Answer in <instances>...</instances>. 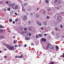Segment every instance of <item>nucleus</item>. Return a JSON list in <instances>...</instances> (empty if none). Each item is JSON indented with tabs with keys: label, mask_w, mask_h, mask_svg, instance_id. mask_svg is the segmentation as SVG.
Segmentation results:
<instances>
[{
	"label": "nucleus",
	"mask_w": 64,
	"mask_h": 64,
	"mask_svg": "<svg viewBox=\"0 0 64 64\" xmlns=\"http://www.w3.org/2000/svg\"><path fill=\"white\" fill-rule=\"evenodd\" d=\"M49 48H50V49H54V46L52 44H50V43L48 44V45L46 47V49H48Z\"/></svg>",
	"instance_id": "nucleus-1"
},
{
	"label": "nucleus",
	"mask_w": 64,
	"mask_h": 64,
	"mask_svg": "<svg viewBox=\"0 0 64 64\" xmlns=\"http://www.w3.org/2000/svg\"><path fill=\"white\" fill-rule=\"evenodd\" d=\"M61 0H55L54 1V3L56 5H59L61 4Z\"/></svg>",
	"instance_id": "nucleus-2"
},
{
	"label": "nucleus",
	"mask_w": 64,
	"mask_h": 64,
	"mask_svg": "<svg viewBox=\"0 0 64 64\" xmlns=\"http://www.w3.org/2000/svg\"><path fill=\"white\" fill-rule=\"evenodd\" d=\"M56 20L58 22H61L62 21V18L60 16H58Z\"/></svg>",
	"instance_id": "nucleus-3"
},
{
	"label": "nucleus",
	"mask_w": 64,
	"mask_h": 64,
	"mask_svg": "<svg viewBox=\"0 0 64 64\" xmlns=\"http://www.w3.org/2000/svg\"><path fill=\"white\" fill-rule=\"evenodd\" d=\"M12 8L14 10H17L18 9V6H14L12 7Z\"/></svg>",
	"instance_id": "nucleus-4"
},
{
	"label": "nucleus",
	"mask_w": 64,
	"mask_h": 64,
	"mask_svg": "<svg viewBox=\"0 0 64 64\" xmlns=\"http://www.w3.org/2000/svg\"><path fill=\"white\" fill-rule=\"evenodd\" d=\"M22 19L24 21H25L27 20V17L26 16H23Z\"/></svg>",
	"instance_id": "nucleus-5"
},
{
	"label": "nucleus",
	"mask_w": 64,
	"mask_h": 64,
	"mask_svg": "<svg viewBox=\"0 0 64 64\" xmlns=\"http://www.w3.org/2000/svg\"><path fill=\"white\" fill-rule=\"evenodd\" d=\"M41 41L42 42H45V41H46V40L45 38H42L41 39Z\"/></svg>",
	"instance_id": "nucleus-6"
},
{
	"label": "nucleus",
	"mask_w": 64,
	"mask_h": 64,
	"mask_svg": "<svg viewBox=\"0 0 64 64\" xmlns=\"http://www.w3.org/2000/svg\"><path fill=\"white\" fill-rule=\"evenodd\" d=\"M6 47L7 48H8H8H10V47H11V46L7 44H6Z\"/></svg>",
	"instance_id": "nucleus-7"
},
{
	"label": "nucleus",
	"mask_w": 64,
	"mask_h": 64,
	"mask_svg": "<svg viewBox=\"0 0 64 64\" xmlns=\"http://www.w3.org/2000/svg\"><path fill=\"white\" fill-rule=\"evenodd\" d=\"M9 50H14V47L13 46H12L10 48H8Z\"/></svg>",
	"instance_id": "nucleus-8"
},
{
	"label": "nucleus",
	"mask_w": 64,
	"mask_h": 64,
	"mask_svg": "<svg viewBox=\"0 0 64 64\" xmlns=\"http://www.w3.org/2000/svg\"><path fill=\"white\" fill-rule=\"evenodd\" d=\"M40 16V15L38 14H36V18H39Z\"/></svg>",
	"instance_id": "nucleus-9"
},
{
	"label": "nucleus",
	"mask_w": 64,
	"mask_h": 64,
	"mask_svg": "<svg viewBox=\"0 0 64 64\" xmlns=\"http://www.w3.org/2000/svg\"><path fill=\"white\" fill-rule=\"evenodd\" d=\"M28 5V3H26L24 2V6H26Z\"/></svg>",
	"instance_id": "nucleus-10"
},
{
	"label": "nucleus",
	"mask_w": 64,
	"mask_h": 64,
	"mask_svg": "<svg viewBox=\"0 0 64 64\" xmlns=\"http://www.w3.org/2000/svg\"><path fill=\"white\" fill-rule=\"evenodd\" d=\"M29 39V38L28 37H26L25 38V40H28Z\"/></svg>",
	"instance_id": "nucleus-11"
},
{
	"label": "nucleus",
	"mask_w": 64,
	"mask_h": 64,
	"mask_svg": "<svg viewBox=\"0 0 64 64\" xmlns=\"http://www.w3.org/2000/svg\"><path fill=\"white\" fill-rule=\"evenodd\" d=\"M22 11H24V12H26V11H25V9H24V8H23V6H22Z\"/></svg>",
	"instance_id": "nucleus-12"
},
{
	"label": "nucleus",
	"mask_w": 64,
	"mask_h": 64,
	"mask_svg": "<svg viewBox=\"0 0 64 64\" xmlns=\"http://www.w3.org/2000/svg\"><path fill=\"white\" fill-rule=\"evenodd\" d=\"M0 38L1 39H4V36H0Z\"/></svg>",
	"instance_id": "nucleus-13"
},
{
	"label": "nucleus",
	"mask_w": 64,
	"mask_h": 64,
	"mask_svg": "<svg viewBox=\"0 0 64 64\" xmlns=\"http://www.w3.org/2000/svg\"><path fill=\"white\" fill-rule=\"evenodd\" d=\"M46 13V10H44V12H43V14L44 15H45Z\"/></svg>",
	"instance_id": "nucleus-14"
},
{
	"label": "nucleus",
	"mask_w": 64,
	"mask_h": 64,
	"mask_svg": "<svg viewBox=\"0 0 64 64\" xmlns=\"http://www.w3.org/2000/svg\"><path fill=\"white\" fill-rule=\"evenodd\" d=\"M3 30L2 29H0V32L3 33Z\"/></svg>",
	"instance_id": "nucleus-15"
},
{
	"label": "nucleus",
	"mask_w": 64,
	"mask_h": 64,
	"mask_svg": "<svg viewBox=\"0 0 64 64\" xmlns=\"http://www.w3.org/2000/svg\"><path fill=\"white\" fill-rule=\"evenodd\" d=\"M54 24L55 25H57V24H58V23L56 22H54Z\"/></svg>",
	"instance_id": "nucleus-16"
},
{
	"label": "nucleus",
	"mask_w": 64,
	"mask_h": 64,
	"mask_svg": "<svg viewBox=\"0 0 64 64\" xmlns=\"http://www.w3.org/2000/svg\"><path fill=\"white\" fill-rule=\"evenodd\" d=\"M55 38H56V39H58L59 38H60V36H56Z\"/></svg>",
	"instance_id": "nucleus-17"
},
{
	"label": "nucleus",
	"mask_w": 64,
	"mask_h": 64,
	"mask_svg": "<svg viewBox=\"0 0 64 64\" xmlns=\"http://www.w3.org/2000/svg\"><path fill=\"white\" fill-rule=\"evenodd\" d=\"M9 21L10 22H12V19H10L9 20Z\"/></svg>",
	"instance_id": "nucleus-18"
},
{
	"label": "nucleus",
	"mask_w": 64,
	"mask_h": 64,
	"mask_svg": "<svg viewBox=\"0 0 64 64\" xmlns=\"http://www.w3.org/2000/svg\"><path fill=\"white\" fill-rule=\"evenodd\" d=\"M28 11H31V8H30L27 10Z\"/></svg>",
	"instance_id": "nucleus-19"
},
{
	"label": "nucleus",
	"mask_w": 64,
	"mask_h": 64,
	"mask_svg": "<svg viewBox=\"0 0 64 64\" xmlns=\"http://www.w3.org/2000/svg\"><path fill=\"white\" fill-rule=\"evenodd\" d=\"M8 6H9V7H11V6H12V4H8Z\"/></svg>",
	"instance_id": "nucleus-20"
},
{
	"label": "nucleus",
	"mask_w": 64,
	"mask_h": 64,
	"mask_svg": "<svg viewBox=\"0 0 64 64\" xmlns=\"http://www.w3.org/2000/svg\"><path fill=\"white\" fill-rule=\"evenodd\" d=\"M55 29L56 31H57L58 30V28H55Z\"/></svg>",
	"instance_id": "nucleus-21"
},
{
	"label": "nucleus",
	"mask_w": 64,
	"mask_h": 64,
	"mask_svg": "<svg viewBox=\"0 0 64 64\" xmlns=\"http://www.w3.org/2000/svg\"><path fill=\"white\" fill-rule=\"evenodd\" d=\"M44 24L45 25H47V23L46 22H44Z\"/></svg>",
	"instance_id": "nucleus-22"
},
{
	"label": "nucleus",
	"mask_w": 64,
	"mask_h": 64,
	"mask_svg": "<svg viewBox=\"0 0 64 64\" xmlns=\"http://www.w3.org/2000/svg\"><path fill=\"white\" fill-rule=\"evenodd\" d=\"M38 35H39V37H42V35H41L40 34H38Z\"/></svg>",
	"instance_id": "nucleus-23"
},
{
	"label": "nucleus",
	"mask_w": 64,
	"mask_h": 64,
	"mask_svg": "<svg viewBox=\"0 0 64 64\" xmlns=\"http://www.w3.org/2000/svg\"><path fill=\"white\" fill-rule=\"evenodd\" d=\"M21 33H22V34H24L25 33V32L24 31H22L21 32L20 34Z\"/></svg>",
	"instance_id": "nucleus-24"
},
{
	"label": "nucleus",
	"mask_w": 64,
	"mask_h": 64,
	"mask_svg": "<svg viewBox=\"0 0 64 64\" xmlns=\"http://www.w3.org/2000/svg\"><path fill=\"white\" fill-rule=\"evenodd\" d=\"M12 6H15V4L14 3L12 4Z\"/></svg>",
	"instance_id": "nucleus-25"
},
{
	"label": "nucleus",
	"mask_w": 64,
	"mask_h": 64,
	"mask_svg": "<svg viewBox=\"0 0 64 64\" xmlns=\"http://www.w3.org/2000/svg\"><path fill=\"white\" fill-rule=\"evenodd\" d=\"M11 9V8H8L7 10L8 11H9L10 10V9Z\"/></svg>",
	"instance_id": "nucleus-26"
},
{
	"label": "nucleus",
	"mask_w": 64,
	"mask_h": 64,
	"mask_svg": "<svg viewBox=\"0 0 64 64\" xmlns=\"http://www.w3.org/2000/svg\"><path fill=\"white\" fill-rule=\"evenodd\" d=\"M56 48L57 49H59V47H58V46H56Z\"/></svg>",
	"instance_id": "nucleus-27"
},
{
	"label": "nucleus",
	"mask_w": 64,
	"mask_h": 64,
	"mask_svg": "<svg viewBox=\"0 0 64 64\" xmlns=\"http://www.w3.org/2000/svg\"><path fill=\"white\" fill-rule=\"evenodd\" d=\"M38 34L36 35V38H38Z\"/></svg>",
	"instance_id": "nucleus-28"
},
{
	"label": "nucleus",
	"mask_w": 64,
	"mask_h": 64,
	"mask_svg": "<svg viewBox=\"0 0 64 64\" xmlns=\"http://www.w3.org/2000/svg\"><path fill=\"white\" fill-rule=\"evenodd\" d=\"M18 20V19L17 18H16L15 20V21L16 22H17Z\"/></svg>",
	"instance_id": "nucleus-29"
},
{
	"label": "nucleus",
	"mask_w": 64,
	"mask_h": 64,
	"mask_svg": "<svg viewBox=\"0 0 64 64\" xmlns=\"http://www.w3.org/2000/svg\"><path fill=\"white\" fill-rule=\"evenodd\" d=\"M60 28H63V26H62V25H60Z\"/></svg>",
	"instance_id": "nucleus-30"
},
{
	"label": "nucleus",
	"mask_w": 64,
	"mask_h": 64,
	"mask_svg": "<svg viewBox=\"0 0 64 64\" xmlns=\"http://www.w3.org/2000/svg\"><path fill=\"white\" fill-rule=\"evenodd\" d=\"M46 2H47V3H49V1H48L47 0H46Z\"/></svg>",
	"instance_id": "nucleus-31"
},
{
	"label": "nucleus",
	"mask_w": 64,
	"mask_h": 64,
	"mask_svg": "<svg viewBox=\"0 0 64 64\" xmlns=\"http://www.w3.org/2000/svg\"><path fill=\"white\" fill-rule=\"evenodd\" d=\"M7 57L6 56H4V58L5 59H6L7 58Z\"/></svg>",
	"instance_id": "nucleus-32"
},
{
	"label": "nucleus",
	"mask_w": 64,
	"mask_h": 64,
	"mask_svg": "<svg viewBox=\"0 0 64 64\" xmlns=\"http://www.w3.org/2000/svg\"><path fill=\"white\" fill-rule=\"evenodd\" d=\"M6 4H9V3H8V1H6Z\"/></svg>",
	"instance_id": "nucleus-33"
},
{
	"label": "nucleus",
	"mask_w": 64,
	"mask_h": 64,
	"mask_svg": "<svg viewBox=\"0 0 64 64\" xmlns=\"http://www.w3.org/2000/svg\"><path fill=\"white\" fill-rule=\"evenodd\" d=\"M37 24H39V23H40V22L38 21L37 22Z\"/></svg>",
	"instance_id": "nucleus-34"
},
{
	"label": "nucleus",
	"mask_w": 64,
	"mask_h": 64,
	"mask_svg": "<svg viewBox=\"0 0 64 64\" xmlns=\"http://www.w3.org/2000/svg\"><path fill=\"white\" fill-rule=\"evenodd\" d=\"M54 64V62H51V64Z\"/></svg>",
	"instance_id": "nucleus-35"
},
{
	"label": "nucleus",
	"mask_w": 64,
	"mask_h": 64,
	"mask_svg": "<svg viewBox=\"0 0 64 64\" xmlns=\"http://www.w3.org/2000/svg\"><path fill=\"white\" fill-rule=\"evenodd\" d=\"M47 9L48 10V11H49L50 10V9H49V8H47Z\"/></svg>",
	"instance_id": "nucleus-36"
},
{
	"label": "nucleus",
	"mask_w": 64,
	"mask_h": 64,
	"mask_svg": "<svg viewBox=\"0 0 64 64\" xmlns=\"http://www.w3.org/2000/svg\"><path fill=\"white\" fill-rule=\"evenodd\" d=\"M49 16H48L46 17V19H49Z\"/></svg>",
	"instance_id": "nucleus-37"
},
{
	"label": "nucleus",
	"mask_w": 64,
	"mask_h": 64,
	"mask_svg": "<svg viewBox=\"0 0 64 64\" xmlns=\"http://www.w3.org/2000/svg\"><path fill=\"white\" fill-rule=\"evenodd\" d=\"M39 24L40 26H41L42 25V24H41V22Z\"/></svg>",
	"instance_id": "nucleus-38"
},
{
	"label": "nucleus",
	"mask_w": 64,
	"mask_h": 64,
	"mask_svg": "<svg viewBox=\"0 0 64 64\" xmlns=\"http://www.w3.org/2000/svg\"><path fill=\"white\" fill-rule=\"evenodd\" d=\"M18 47V46L17 45H16L14 46V47Z\"/></svg>",
	"instance_id": "nucleus-39"
},
{
	"label": "nucleus",
	"mask_w": 64,
	"mask_h": 64,
	"mask_svg": "<svg viewBox=\"0 0 64 64\" xmlns=\"http://www.w3.org/2000/svg\"><path fill=\"white\" fill-rule=\"evenodd\" d=\"M0 28H3V26H0Z\"/></svg>",
	"instance_id": "nucleus-40"
},
{
	"label": "nucleus",
	"mask_w": 64,
	"mask_h": 64,
	"mask_svg": "<svg viewBox=\"0 0 64 64\" xmlns=\"http://www.w3.org/2000/svg\"><path fill=\"white\" fill-rule=\"evenodd\" d=\"M24 30H25V31H26V30H27V28H24Z\"/></svg>",
	"instance_id": "nucleus-41"
},
{
	"label": "nucleus",
	"mask_w": 64,
	"mask_h": 64,
	"mask_svg": "<svg viewBox=\"0 0 64 64\" xmlns=\"http://www.w3.org/2000/svg\"><path fill=\"white\" fill-rule=\"evenodd\" d=\"M62 55H63V56H62V57L64 58V53H63L62 54Z\"/></svg>",
	"instance_id": "nucleus-42"
},
{
	"label": "nucleus",
	"mask_w": 64,
	"mask_h": 64,
	"mask_svg": "<svg viewBox=\"0 0 64 64\" xmlns=\"http://www.w3.org/2000/svg\"><path fill=\"white\" fill-rule=\"evenodd\" d=\"M14 14L16 16H17V13H14Z\"/></svg>",
	"instance_id": "nucleus-43"
},
{
	"label": "nucleus",
	"mask_w": 64,
	"mask_h": 64,
	"mask_svg": "<svg viewBox=\"0 0 64 64\" xmlns=\"http://www.w3.org/2000/svg\"><path fill=\"white\" fill-rule=\"evenodd\" d=\"M12 23H13V24H15V21H13L12 22Z\"/></svg>",
	"instance_id": "nucleus-44"
},
{
	"label": "nucleus",
	"mask_w": 64,
	"mask_h": 64,
	"mask_svg": "<svg viewBox=\"0 0 64 64\" xmlns=\"http://www.w3.org/2000/svg\"><path fill=\"white\" fill-rule=\"evenodd\" d=\"M39 10V8H38L37 9V10Z\"/></svg>",
	"instance_id": "nucleus-45"
},
{
	"label": "nucleus",
	"mask_w": 64,
	"mask_h": 64,
	"mask_svg": "<svg viewBox=\"0 0 64 64\" xmlns=\"http://www.w3.org/2000/svg\"><path fill=\"white\" fill-rule=\"evenodd\" d=\"M14 44H15L16 43V42H15V41H14Z\"/></svg>",
	"instance_id": "nucleus-46"
},
{
	"label": "nucleus",
	"mask_w": 64,
	"mask_h": 64,
	"mask_svg": "<svg viewBox=\"0 0 64 64\" xmlns=\"http://www.w3.org/2000/svg\"><path fill=\"white\" fill-rule=\"evenodd\" d=\"M41 29H42V30H44V28H41Z\"/></svg>",
	"instance_id": "nucleus-47"
},
{
	"label": "nucleus",
	"mask_w": 64,
	"mask_h": 64,
	"mask_svg": "<svg viewBox=\"0 0 64 64\" xmlns=\"http://www.w3.org/2000/svg\"><path fill=\"white\" fill-rule=\"evenodd\" d=\"M29 36H31V34L30 33H29Z\"/></svg>",
	"instance_id": "nucleus-48"
},
{
	"label": "nucleus",
	"mask_w": 64,
	"mask_h": 64,
	"mask_svg": "<svg viewBox=\"0 0 64 64\" xmlns=\"http://www.w3.org/2000/svg\"><path fill=\"white\" fill-rule=\"evenodd\" d=\"M16 37L15 36H13L12 37V38H15Z\"/></svg>",
	"instance_id": "nucleus-49"
},
{
	"label": "nucleus",
	"mask_w": 64,
	"mask_h": 64,
	"mask_svg": "<svg viewBox=\"0 0 64 64\" xmlns=\"http://www.w3.org/2000/svg\"><path fill=\"white\" fill-rule=\"evenodd\" d=\"M31 45H32V46H34V44H31Z\"/></svg>",
	"instance_id": "nucleus-50"
},
{
	"label": "nucleus",
	"mask_w": 64,
	"mask_h": 64,
	"mask_svg": "<svg viewBox=\"0 0 64 64\" xmlns=\"http://www.w3.org/2000/svg\"><path fill=\"white\" fill-rule=\"evenodd\" d=\"M4 11H6V9H4Z\"/></svg>",
	"instance_id": "nucleus-51"
},
{
	"label": "nucleus",
	"mask_w": 64,
	"mask_h": 64,
	"mask_svg": "<svg viewBox=\"0 0 64 64\" xmlns=\"http://www.w3.org/2000/svg\"><path fill=\"white\" fill-rule=\"evenodd\" d=\"M27 46V45L26 44H25L24 45V47H26Z\"/></svg>",
	"instance_id": "nucleus-52"
},
{
	"label": "nucleus",
	"mask_w": 64,
	"mask_h": 64,
	"mask_svg": "<svg viewBox=\"0 0 64 64\" xmlns=\"http://www.w3.org/2000/svg\"><path fill=\"white\" fill-rule=\"evenodd\" d=\"M44 36H46L47 35V34H44Z\"/></svg>",
	"instance_id": "nucleus-53"
},
{
	"label": "nucleus",
	"mask_w": 64,
	"mask_h": 64,
	"mask_svg": "<svg viewBox=\"0 0 64 64\" xmlns=\"http://www.w3.org/2000/svg\"><path fill=\"white\" fill-rule=\"evenodd\" d=\"M22 58V56H20V58Z\"/></svg>",
	"instance_id": "nucleus-54"
},
{
	"label": "nucleus",
	"mask_w": 64,
	"mask_h": 64,
	"mask_svg": "<svg viewBox=\"0 0 64 64\" xmlns=\"http://www.w3.org/2000/svg\"><path fill=\"white\" fill-rule=\"evenodd\" d=\"M4 51H6V49H4Z\"/></svg>",
	"instance_id": "nucleus-55"
},
{
	"label": "nucleus",
	"mask_w": 64,
	"mask_h": 64,
	"mask_svg": "<svg viewBox=\"0 0 64 64\" xmlns=\"http://www.w3.org/2000/svg\"><path fill=\"white\" fill-rule=\"evenodd\" d=\"M56 35H58V33H57L56 34Z\"/></svg>",
	"instance_id": "nucleus-56"
},
{
	"label": "nucleus",
	"mask_w": 64,
	"mask_h": 64,
	"mask_svg": "<svg viewBox=\"0 0 64 64\" xmlns=\"http://www.w3.org/2000/svg\"><path fill=\"white\" fill-rule=\"evenodd\" d=\"M30 23H31V22H30V21H29L28 22V23L29 24H30Z\"/></svg>",
	"instance_id": "nucleus-57"
},
{
	"label": "nucleus",
	"mask_w": 64,
	"mask_h": 64,
	"mask_svg": "<svg viewBox=\"0 0 64 64\" xmlns=\"http://www.w3.org/2000/svg\"><path fill=\"white\" fill-rule=\"evenodd\" d=\"M29 30H31H31H30V28H29L28 29Z\"/></svg>",
	"instance_id": "nucleus-58"
},
{
	"label": "nucleus",
	"mask_w": 64,
	"mask_h": 64,
	"mask_svg": "<svg viewBox=\"0 0 64 64\" xmlns=\"http://www.w3.org/2000/svg\"><path fill=\"white\" fill-rule=\"evenodd\" d=\"M33 15V14L32 13L30 14V15Z\"/></svg>",
	"instance_id": "nucleus-59"
},
{
	"label": "nucleus",
	"mask_w": 64,
	"mask_h": 64,
	"mask_svg": "<svg viewBox=\"0 0 64 64\" xmlns=\"http://www.w3.org/2000/svg\"><path fill=\"white\" fill-rule=\"evenodd\" d=\"M57 9H58H58H59V7H58L57 8Z\"/></svg>",
	"instance_id": "nucleus-60"
},
{
	"label": "nucleus",
	"mask_w": 64,
	"mask_h": 64,
	"mask_svg": "<svg viewBox=\"0 0 64 64\" xmlns=\"http://www.w3.org/2000/svg\"><path fill=\"white\" fill-rule=\"evenodd\" d=\"M18 58H20V56H18Z\"/></svg>",
	"instance_id": "nucleus-61"
},
{
	"label": "nucleus",
	"mask_w": 64,
	"mask_h": 64,
	"mask_svg": "<svg viewBox=\"0 0 64 64\" xmlns=\"http://www.w3.org/2000/svg\"><path fill=\"white\" fill-rule=\"evenodd\" d=\"M15 58H17V56H16L15 57Z\"/></svg>",
	"instance_id": "nucleus-62"
},
{
	"label": "nucleus",
	"mask_w": 64,
	"mask_h": 64,
	"mask_svg": "<svg viewBox=\"0 0 64 64\" xmlns=\"http://www.w3.org/2000/svg\"><path fill=\"white\" fill-rule=\"evenodd\" d=\"M27 1L26 0H24V1Z\"/></svg>",
	"instance_id": "nucleus-63"
},
{
	"label": "nucleus",
	"mask_w": 64,
	"mask_h": 64,
	"mask_svg": "<svg viewBox=\"0 0 64 64\" xmlns=\"http://www.w3.org/2000/svg\"><path fill=\"white\" fill-rule=\"evenodd\" d=\"M8 32H10V30H9L8 31Z\"/></svg>",
	"instance_id": "nucleus-64"
}]
</instances>
